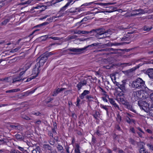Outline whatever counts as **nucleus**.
Returning a JSON list of instances; mask_svg holds the SVG:
<instances>
[{
    "label": "nucleus",
    "instance_id": "nucleus-55",
    "mask_svg": "<svg viewBox=\"0 0 153 153\" xmlns=\"http://www.w3.org/2000/svg\"><path fill=\"white\" fill-rule=\"evenodd\" d=\"M55 142L54 141H50L49 142L50 144L52 145H53L54 144Z\"/></svg>",
    "mask_w": 153,
    "mask_h": 153
},
{
    "label": "nucleus",
    "instance_id": "nucleus-38",
    "mask_svg": "<svg viewBox=\"0 0 153 153\" xmlns=\"http://www.w3.org/2000/svg\"><path fill=\"white\" fill-rule=\"evenodd\" d=\"M137 133L140 137H143V134H143V133L139 132H137Z\"/></svg>",
    "mask_w": 153,
    "mask_h": 153
},
{
    "label": "nucleus",
    "instance_id": "nucleus-20",
    "mask_svg": "<svg viewBox=\"0 0 153 153\" xmlns=\"http://www.w3.org/2000/svg\"><path fill=\"white\" fill-rule=\"evenodd\" d=\"M57 148L59 152H60L61 153L63 152V147L59 144H58Z\"/></svg>",
    "mask_w": 153,
    "mask_h": 153
},
{
    "label": "nucleus",
    "instance_id": "nucleus-33",
    "mask_svg": "<svg viewBox=\"0 0 153 153\" xmlns=\"http://www.w3.org/2000/svg\"><path fill=\"white\" fill-rule=\"evenodd\" d=\"M102 6H104L106 8L107 7H106V6L113 4L112 3H102Z\"/></svg>",
    "mask_w": 153,
    "mask_h": 153
},
{
    "label": "nucleus",
    "instance_id": "nucleus-25",
    "mask_svg": "<svg viewBox=\"0 0 153 153\" xmlns=\"http://www.w3.org/2000/svg\"><path fill=\"white\" fill-rule=\"evenodd\" d=\"M53 128H52V130L53 133L54 134H56V132L55 130V129L57 128L56 125V124H53Z\"/></svg>",
    "mask_w": 153,
    "mask_h": 153
},
{
    "label": "nucleus",
    "instance_id": "nucleus-10",
    "mask_svg": "<svg viewBox=\"0 0 153 153\" xmlns=\"http://www.w3.org/2000/svg\"><path fill=\"white\" fill-rule=\"evenodd\" d=\"M47 24L46 22H44L43 23H42V24L39 25H36L34 27V28L36 27H38L39 28L38 29H37L34 31H33L32 33L30 34V35H33L35 33V34H37L39 33L38 32V31H39V30H41L42 29L41 28V27L44 25H46Z\"/></svg>",
    "mask_w": 153,
    "mask_h": 153
},
{
    "label": "nucleus",
    "instance_id": "nucleus-14",
    "mask_svg": "<svg viewBox=\"0 0 153 153\" xmlns=\"http://www.w3.org/2000/svg\"><path fill=\"white\" fill-rule=\"evenodd\" d=\"M65 89V88H57L55 89L52 93V95L53 96H56L58 94Z\"/></svg>",
    "mask_w": 153,
    "mask_h": 153
},
{
    "label": "nucleus",
    "instance_id": "nucleus-26",
    "mask_svg": "<svg viewBox=\"0 0 153 153\" xmlns=\"http://www.w3.org/2000/svg\"><path fill=\"white\" fill-rule=\"evenodd\" d=\"M140 153H148V152L146 151V149L144 147H142L139 150Z\"/></svg>",
    "mask_w": 153,
    "mask_h": 153
},
{
    "label": "nucleus",
    "instance_id": "nucleus-40",
    "mask_svg": "<svg viewBox=\"0 0 153 153\" xmlns=\"http://www.w3.org/2000/svg\"><path fill=\"white\" fill-rule=\"evenodd\" d=\"M54 1H53V4H55L59 3V2H60L63 0H54Z\"/></svg>",
    "mask_w": 153,
    "mask_h": 153
},
{
    "label": "nucleus",
    "instance_id": "nucleus-46",
    "mask_svg": "<svg viewBox=\"0 0 153 153\" xmlns=\"http://www.w3.org/2000/svg\"><path fill=\"white\" fill-rule=\"evenodd\" d=\"M80 101V100L79 98H77V104L76 105L77 106H78L79 105Z\"/></svg>",
    "mask_w": 153,
    "mask_h": 153
},
{
    "label": "nucleus",
    "instance_id": "nucleus-8",
    "mask_svg": "<svg viewBox=\"0 0 153 153\" xmlns=\"http://www.w3.org/2000/svg\"><path fill=\"white\" fill-rule=\"evenodd\" d=\"M31 64L30 63H27L22 68L20 69V72L19 75L20 76L22 75L25 72V71L28 69L30 67Z\"/></svg>",
    "mask_w": 153,
    "mask_h": 153
},
{
    "label": "nucleus",
    "instance_id": "nucleus-62",
    "mask_svg": "<svg viewBox=\"0 0 153 153\" xmlns=\"http://www.w3.org/2000/svg\"><path fill=\"white\" fill-rule=\"evenodd\" d=\"M32 153H37V151L36 149H33L32 151Z\"/></svg>",
    "mask_w": 153,
    "mask_h": 153
},
{
    "label": "nucleus",
    "instance_id": "nucleus-47",
    "mask_svg": "<svg viewBox=\"0 0 153 153\" xmlns=\"http://www.w3.org/2000/svg\"><path fill=\"white\" fill-rule=\"evenodd\" d=\"M3 2L0 5V8H1L3 5H4L5 4V3H8L9 2H7V1L5 0V1L3 2Z\"/></svg>",
    "mask_w": 153,
    "mask_h": 153
},
{
    "label": "nucleus",
    "instance_id": "nucleus-19",
    "mask_svg": "<svg viewBox=\"0 0 153 153\" xmlns=\"http://www.w3.org/2000/svg\"><path fill=\"white\" fill-rule=\"evenodd\" d=\"M80 147L79 144L77 143L75 144V148L74 149V152L75 153H81L80 150Z\"/></svg>",
    "mask_w": 153,
    "mask_h": 153
},
{
    "label": "nucleus",
    "instance_id": "nucleus-15",
    "mask_svg": "<svg viewBox=\"0 0 153 153\" xmlns=\"http://www.w3.org/2000/svg\"><path fill=\"white\" fill-rule=\"evenodd\" d=\"M146 72L150 78L153 79V68L148 69Z\"/></svg>",
    "mask_w": 153,
    "mask_h": 153
},
{
    "label": "nucleus",
    "instance_id": "nucleus-51",
    "mask_svg": "<svg viewBox=\"0 0 153 153\" xmlns=\"http://www.w3.org/2000/svg\"><path fill=\"white\" fill-rule=\"evenodd\" d=\"M70 147L68 146L66 147L65 148V149L66 151V152L67 153H70L69 149Z\"/></svg>",
    "mask_w": 153,
    "mask_h": 153
},
{
    "label": "nucleus",
    "instance_id": "nucleus-53",
    "mask_svg": "<svg viewBox=\"0 0 153 153\" xmlns=\"http://www.w3.org/2000/svg\"><path fill=\"white\" fill-rule=\"evenodd\" d=\"M48 134L49 136H51L52 137H53V134L51 132V131L49 132Z\"/></svg>",
    "mask_w": 153,
    "mask_h": 153
},
{
    "label": "nucleus",
    "instance_id": "nucleus-2",
    "mask_svg": "<svg viewBox=\"0 0 153 153\" xmlns=\"http://www.w3.org/2000/svg\"><path fill=\"white\" fill-rule=\"evenodd\" d=\"M145 82L142 79L138 78L131 83L132 87L135 88L140 89L145 87Z\"/></svg>",
    "mask_w": 153,
    "mask_h": 153
},
{
    "label": "nucleus",
    "instance_id": "nucleus-17",
    "mask_svg": "<svg viewBox=\"0 0 153 153\" xmlns=\"http://www.w3.org/2000/svg\"><path fill=\"white\" fill-rule=\"evenodd\" d=\"M90 93L89 91L87 90H84L82 93L80 95L79 97L81 99H83L85 98V96H87Z\"/></svg>",
    "mask_w": 153,
    "mask_h": 153
},
{
    "label": "nucleus",
    "instance_id": "nucleus-45",
    "mask_svg": "<svg viewBox=\"0 0 153 153\" xmlns=\"http://www.w3.org/2000/svg\"><path fill=\"white\" fill-rule=\"evenodd\" d=\"M126 121L128 123H130L131 122V120L128 117L126 118Z\"/></svg>",
    "mask_w": 153,
    "mask_h": 153
},
{
    "label": "nucleus",
    "instance_id": "nucleus-18",
    "mask_svg": "<svg viewBox=\"0 0 153 153\" xmlns=\"http://www.w3.org/2000/svg\"><path fill=\"white\" fill-rule=\"evenodd\" d=\"M105 34V33H99L96 35V36L98 39H102L105 38V36H104Z\"/></svg>",
    "mask_w": 153,
    "mask_h": 153
},
{
    "label": "nucleus",
    "instance_id": "nucleus-37",
    "mask_svg": "<svg viewBox=\"0 0 153 153\" xmlns=\"http://www.w3.org/2000/svg\"><path fill=\"white\" fill-rule=\"evenodd\" d=\"M54 0H53L52 1H50V2H48L47 3H48V4H47V5L48 6H52V4H53V1Z\"/></svg>",
    "mask_w": 153,
    "mask_h": 153
},
{
    "label": "nucleus",
    "instance_id": "nucleus-1",
    "mask_svg": "<svg viewBox=\"0 0 153 153\" xmlns=\"http://www.w3.org/2000/svg\"><path fill=\"white\" fill-rule=\"evenodd\" d=\"M124 94H122V93H119L117 97V101L120 103L122 104L125 105L127 108L130 110L134 112V110L132 108V107L131 104L128 102L125 99L124 96Z\"/></svg>",
    "mask_w": 153,
    "mask_h": 153
},
{
    "label": "nucleus",
    "instance_id": "nucleus-35",
    "mask_svg": "<svg viewBox=\"0 0 153 153\" xmlns=\"http://www.w3.org/2000/svg\"><path fill=\"white\" fill-rule=\"evenodd\" d=\"M22 117L23 118L26 120H30V118L28 117L25 115H22Z\"/></svg>",
    "mask_w": 153,
    "mask_h": 153
},
{
    "label": "nucleus",
    "instance_id": "nucleus-54",
    "mask_svg": "<svg viewBox=\"0 0 153 153\" xmlns=\"http://www.w3.org/2000/svg\"><path fill=\"white\" fill-rule=\"evenodd\" d=\"M32 76H31L30 78H28L26 81V82H28L30 81L31 79H33L32 78Z\"/></svg>",
    "mask_w": 153,
    "mask_h": 153
},
{
    "label": "nucleus",
    "instance_id": "nucleus-22",
    "mask_svg": "<svg viewBox=\"0 0 153 153\" xmlns=\"http://www.w3.org/2000/svg\"><path fill=\"white\" fill-rule=\"evenodd\" d=\"M100 115V113L98 111H96L95 114H93V116L96 120L98 119V118L99 117Z\"/></svg>",
    "mask_w": 153,
    "mask_h": 153
},
{
    "label": "nucleus",
    "instance_id": "nucleus-24",
    "mask_svg": "<svg viewBox=\"0 0 153 153\" xmlns=\"http://www.w3.org/2000/svg\"><path fill=\"white\" fill-rule=\"evenodd\" d=\"M20 91L19 89H14L10 90H9L7 91H6V93H13L15 92L18 91Z\"/></svg>",
    "mask_w": 153,
    "mask_h": 153
},
{
    "label": "nucleus",
    "instance_id": "nucleus-56",
    "mask_svg": "<svg viewBox=\"0 0 153 153\" xmlns=\"http://www.w3.org/2000/svg\"><path fill=\"white\" fill-rule=\"evenodd\" d=\"M146 131L149 134H151L152 133V131L149 129H147L146 130Z\"/></svg>",
    "mask_w": 153,
    "mask_h": 153
},
{
    "label": "nucleus",
    "instance_id": "nucleus-23",
    "mask_svg": "<svg viewBox=\"0 0 153 153\" xmlns=\"http://www.w3.org/2000/svg\"><path fill=\"white\" fill-rule=\"evenodd\" d=\"M16 139L18 140H23V137L22 135L19 134H16L15 135Z\"/></svg>",
    "mask_w": 153,
    "mask_h": 153
},
{
    "label": "nucleus",
    "instance_id": "nucleus-57",
    "mask_svg": "<svg viewBox=\"0 0 153 153\" xmlns=\"http://www.w3.org/2000/svg\"><path fill=\"white\" fill-rule=\"evenodd\" d=\"M35 123L38 124H40L41 123V121L40 120H38L35 122Z\"/></svg>",
    "mask_w": 153,
    "mask_h": 153
},
{
    "label": "nucleus",
    "instance_id": "nucleus-58",
    "mask_svg": "<svg viewBox=\"0 0 153 153\" xmlns=\"http://www.w3.org/2000/svg\"><path fill=\"white\" fill-rule=\"evenodd\" d=\"M74 142H75V139H74V138H72V141H71V144L72 145H73L74 144Z\"/></svg>",
    "mask_w": 153,
    "mask_h": 153
},
{
    "label": "nucleus",
    "instance_id": "nucleus-61",
    "mask_svg": "<svg viewBox=\"0 0 153 153\" xmlns=\"http://www.w3.org/2000/svg\"><path fill=\"white\" fill-rule=\"evenodd\" d=\"M53 100V99H52V98H50L48 99V101H47V102H50L51 101Z\"/></svg>",
    "mask_w": 153,
    "mask_h": 153
},
{
    "label": "nucleus",
    "instance_id": "nucleus-63",
    "mask_svg": "<svg viewBox=\"0 0 153 153\" xmlns=\"http://www.w3.org/2000/svg\"><path fill=\"white\" fill-rule=\"evenodd\" d=\"M107 150L109 153H112V151L110 149H108Z\"/></svg>",
    "mask_w": 153,
    "mask_h": 153
},
{
    "label": "nucleus",
    "instance_id": "nucleus-36",
    "mask_svg": "<svg viewBox=\"0 0 153 153\" xmlns=\"http://www.w3.org/2000/svg\"><path fill=\"white\" fill-rule=\"evenodd\" d=\"M17 147L18 149H19V150H20L21 151L23 152H24L25 151V150L24 148L20 147L19 146H17Z\"/></svg>",
    "mask_w": 153,
    "mask_h": 153
},
{
    "label": "nucleus",
    "instance_id": "nucleus-3",
    "mask_svg": "<svg viewBox=\"0 0 153 153\" xmlns=\"http://www.w3.org/2000/svg\"><path fill=\"white\" fill-rule=\"evenodd\" d=\"M101 43H93L91 45H88L87 46L85 47L82 48H71L68 49V50L72 52H73L76 53H82L83 52V51L85 50L87 48L89 47H92L93 46H96L99 45Z\"/></svg>",
    "mask_w": 153,
    "mask_h": 153
},
{
    "label": "nucleus",
    "instance_id": "nucleus-39",
    "mask_svg": "<svg viewBox=\"0 0 153 153\" xmlns=\"http://www.w3.org/2000/svg\"><path fill=\"white\" fill-rule=\"evenodd\" d=\"M147 146L149 147V149H150L153 150V146L150 144H147Z\"/></svg>",
    "mask_w": 153,
    "mask_h": 153
},
{
    "label": "nucleus",
    "instance_id": "nucleus-41",
    "mask_svg": "<svg viewBox=\"0 0 153 153\" xmlns=\"http://www.w3.org/2000/svg\"><path fill=\"white\" fill-rule=\"evenodd\" d=\"M42 7H43V6L40 5H37L35 7H34V8L35 9H39L40 8H41Z\"/></svg>",
    "mask_w": 153,
    "mask_h": 153
},
{
    "label": "nucleus",
    "instance_id": "nucleus-16",
    "mask_svg": "<svg viewBox=\"0 0 153 153\" xmlns=\"http://www.w3.org/2000/svg\"><path fill=\"white\" fill-rule=\"evenodd\" d=\"M75 1V0H74ZM68 2L64 6L61 8L60 11H63L66 10L67 7L71 3L74 1V0H68Z\"/></svg>",
    "mask_w": 153,
    "mask_h": 153
},
{
    "label": "nucleus",
    "instance_id": "nucleus-9",
    "mask_svg": "<svg viewBox=\"0 0 153 153\" xmlns=\"http://www.w3.org/2000/svg\"><path fill=\"white\" fill-rule=\"evenodd\" d=\"M145 12L144 10L141 9L135 10L133 11L131 13V15L134 16L141 14H144Z\"/></svg>",
    "mask_w": 153,
    "mask_h": 153
},
{
    "label": "nucleus",
    "instance_id": "nucleus-7",
    "mask_svg": "<svg viewBox=\"0 0 153 153\" xmlns=\"http://www.w3.org/2000/svg\"><path fill=\"white\" fill-rule=\"evenodd\" d=\"M114 82H116V85L118 87L120 90H121L120 93H122V94H124L126 91L125 85H126V82L125 81L123 80L121 84H120L119 82L116 81Z\"/></svg>",
    "mask_w": 153,
    "mask_h": 153
},
{
    "label": "nucleus",
    "instance_id": "nucleus-43",
    "mask_svg": "<svg viewBox=\"0 0 153 153\" xmlns=\"http://www.w3.org/2000/svg\"><path fill=\"white\" fill-rule=\"evenodd\" d=\"M116 128L119 131H120L121 130V128L120 127L119 125H117L116 126H115Z\"/></svg>",
    "mask_w": 153,
    "mask_h": 153
},
{
    "label": "nucleus",
    "instance_id": "nucleus-59",
    "mask_svg": "<svg viewBox=\"0 0 153 153\" xmlns=\"http://www.w3.org/2000/svg\"><path fill=\"white\" fill-rule=\"evenodd\" d=\"M51 153H57V152L56 150L55 149L53 150L52 151V150L51 151Z\"/></svg>",
    "mask_w": 153,
    "mask_h": 153
},
{
    "label": "nucleus",
    "instance_id": "nucleus-29",
    "mask_svg": "<svg viewBox=\"0 0 153 153\" xmlns=\"http://www.w3.org/2000/svg\"><path fill=\"white\" fill-rule=\"evenodd\" d=\"M116 120L118 123H120L121 120V117L119 114H118L117 115Z\"/></svg>",
    "mask_w": 153,
    "mask_h": 153
},
{
    "label": "nucleus",
    "instance_id": "nucleus-31",
    "mask_svg": "<svg viewBox=\"0 0 153 153\" xmlns=\"http://www.w3.org/2000/svg\"><path fill=\"white\" fill-rule=\"evenodd\" d=\"M100 89L103 94L105 95L106 97H108V98L109 96L108 95L106 94V92L102 88H100Z\"/></svg>",
    "mask_w": 153,
    "mask_h": 153
},
{
    "label": "nucleus",
    "instance_id": "nucleus-49",
    "mask_svg": "<svg viewBox=\"0 0 153 153\" xmlns=\"http://www.w3.org/2000/svg\"><path fill=\"white\" fill-rule=\"evenodd\" d=\"M107 97H106L105 96V97H102V100L105 102H107L108 101V100L107 99H106V98Z\"/></svg>",
    "mask_w": 153,
    "mask_h": 153
},
{
    "label": "nucleus",
    "instance_id": "nucleus-4",
    "mask_svg": "<svg viewBox=\"0 0 153 153\" xmlns=\"http://www.w3.org/2000/svg\"><path fill=\"white\" fill-rule=\"evenodd\" d=\"M138 105L140 108L142 109L146 112H147L149 111V104L146 101H139L138 102Z\"/></svg>",
    "mask_w": 153,
    "mask_h": 153
},
{
    "label": "nucleus",
    "instance_id": "nucleus-21",
    "mask_svg": "<svg viewBox=\"0 0 153 153\" xmlns=\"http://www.w3.org/2000/svg\"><path fill=\"white\" fill-rule=\"evenodd\" d=\"M85 98L90 102L93 101V97L91 95H87L85 96Z\"/></svg>",
    "mask_w": 153,
    "mask_h": 153
},
{
    "label": "nucleus",
    "instance_id": "nucleus-32",
    "mask_svg": "<svg viewBox=\"0 0 153 153\" xmlns=\"http://www.w3.org/2000/svg\"><path fill=\"white\" fill-rule=\"evenodd\" d=\"M9 21V19H6L1 23V25H5Z\"/></svg>",
    "mask_w": 153,
    "mask_h": 153
},
{
    "label": "nucleus",
    "instance_id": "nucleus-28",
    "mask_svg": "<svg viewBox=\"0 0 153 153\" xmlns=\"http://www.w3.org/2000/svg\"><path fill=\"white\" fill-rule=\"evenodd\" d=\"M100 107L101 108L105 109V111H106L107 113H108V108L107 106L101 104L100 105Z\"/></svg>",
    "mask_w": 153,
    "mask_h": 153
},
{
    "label": "nucleus",
    "instance_id": "nucleus-44",
    "mask_svg": "<svg viewBox=\"0 0 153 153\" xmlns=\"http://www.w3.org/2000/svg\"><path fill=\"white\" fill-rule=\"evenodd\" d=\"M50 38L55 40H58L59 39L58 38L56 37H51Z\"/></svg>",
    "mask_w": 153,
    "mask_h": 153
},
{
    "label": "nucleus",
    "instance_id": "nucleus-34",
    "mask_svg": "<svg viewBox=\"0 0 153 153\" xmlns=\"http://www.w3.org/2000/svg\"><path fill=\"white\" fill-rule=\"evenodd\" d=\"M111 79L113 82L114 84H115V85L116 84V82H114L115 81H116V78L115 77V76H112L111 77Z\"/></svg>",
    "mask_w": 153,
    "mask_h": 153
},
{
    "label": "nucleus",
    "instance_id": "nucleus-52",
    "mask_svg": "<svg viewBox=\"0 0 153 153\" xmlns=\"http://www.w3.org/2000/svg\"><path fill=\"white\" fill-rule=\"evenodd\" d=\"M89 32H88L86 31H81V33L83 34H88Z\"/></svg>",
    "mask_w": 153,
    "mask_h": 153
},
{
    "label": "nucleus",
    "instance_id": "nucleus-11",
    "mask_svg": "<svg viewBox=\"0 0 153 153\" xmlns=\"http://www.w3.org/2000/svg\"><path fill=\"white\" fill-rule=\"evenodd\" d=\"M108 98L110 104L113 105L116 110H119L120 111H122L120 109L119 105L115 102V101L113 98Z\"/></svg>",
    "mask_w": 153,
    "mask_h": 153
},
{
    "label": "nucleus",
    "instance_id": "nucleus-12",
    "mask_svg": "<svg viewBox=\"0 0 153 153\" xmlns=\"http://www.w3.org/2000/svg\"><path fill=\"white\" fill-rule=\"evenodd\" d=\"M87 83V81L86 80H84L80 81L77 85L76 87H77L78 90H80L82 87L84 85H86Z\"/></svg>",
    "mask_w": 153,
    "mask_h": 153
},
{
    "label": "nucleus",
    "instance_id": "nucleus-5",
    "mask_svg": "<svg viewBox=\"0 0 153 153\" xmlns=\"http://www.w3.org/2000/svg\"><path fill=\"white\" fill-rule=\"evenodd\" d=\"M51 53L50 52L45 54L42 55L39 57V61L38 63L39 64L40 66L42 65L46 62L48 57L51 55Z\"/></svg>",
    "mask_w": 153,
    "mask_h": 153
},
{
    "label": "nucleus",
    "instance_id": "nucleus-13",
    "mask_svg": "<svg viewBox=\"0 0 153 153\" xmlns=\"http://www.w3.org/2000/svg\"><path fill=\"white\" fill-rule=\"evenodd\" d=\"M142 91L139 90L134 91L133 92V95L135 97V99L136 100L141 98V96L142 94Z\"/></svg>",
    "mask_w": 153,
    "mask_h": 153
},
{
    "label": "nucleus",
    "instance_id": "nucleus-6",
    "mask_svg": "<svg viewBox=\"0 0 153 153\" xmlns=\"http://www.w3.org/2000/svg\"><path fill=\"white\" fill-rule=\"evenodd\" d=\"M40 67L39 64V63H37L32 71V74L33 77L32 78V79H34L38 76L39 72V69Z\"/></svg>",
    "mask_w": 153,
    "mask_h": 153
},
{
    "label": "nucleus",
    "instance_id": "nucleus-42",
    "mask_svg": "<svg viewBox=\"0 0 153 153\" xmlns=\"http://www.w3.org/2000/svg\"><path fill=\"white\" fill-rule=\"evenodd\" d=\"M40 114V113L39 112H33L32 113V114L33 115H36V116H39Z\"/></svg>",
    "mask_w": 153,
    "mask_h": 153
},
{
    "label": "nucleus",
    "instance_id": "nucleus-60",
    "mask_svg": "<svg viewBox=\"0 0 153 153\" xmlns=\"http://www.w3.org/2000/svg\"><path fill=\"white\" fill-rule=\"evenodd\" d=\"M138 129L139 130L140 132H142L143 134H144V132L139 127L138 128Z\"/></svg>",
    "mask_w": 153,
    "mask_h": 153
},
{
    "label": "nucleus",
    "instance_id": "nucleus-64",
    "mask_svg": "<svg viewBox=\"0 0 153 153\" xmlns=\"http://www.w3.org/2000/svg\"><path fill=\"white\" fill-rule=\"evenodd\" d=\"M75 36H70V39H75Z\"/></svg>",
    "mask_w": 153,
    "mask_h": 153
},
{
    "label": "nucleus",
    "instance_id": "nucleus-50",
    "mask_svg": "<svg viewBox=\"0 0 153 153\" xmlns=\"http://www.w3.org/2000/svg\"><path fill=\"white\" fill-rule=\"evenodd\" d=\"M150 97L151 100L153 101V93L151 94L150 95Z\"/></svg>",
    "mask_w": 153,
    "mask_h": 153
},
{
    "label": "nucleus",
    "instance_id": "nucleus-27",
    "mask_svg": "<svg viewBox=\"0 0 153 153\" xmlns=\"http://www.w3.org/2000/svg\"><path fill=\"white\" fill-rule=\"evenodd\" d=\"M131 37L128 35H126V36H124L122 39L123 40H126L130 39Z\"/></svg>",
    "mask_w": 153,
    "mask_h": 153
},
{
    "label": "nucleus",
    "instance_id": "nucleus-30",
    "mask_svg": "<svg viewBox=\"0 0 153 153\" xmlns=\"http://www.w3.org/2000/svg\"><path fill=\"white\" fill-rule=\"evenodd\" d=\"M44 146L46 149L48 150H51V151L52 150V147L49 145L45 144L44 145Z\"/></svg>",
    "mask_w": 153,
    "mask_h": 153
},
{
    "label": "nucleus",
    "instance_id": "nucleus-48",
    "mask_svg": "<svg viewBox=\"0 0 153 153\" xmlns=\"http://www.w3.org/2000/svg\"><path fill=\"white\" fill-rule=\"evenodd\" d=\"M130 131L133 133H135V132L134 128H130Z\"/></svg>",
    "mask_w": 153,
    "mask_h": 153
}]
</instances>
